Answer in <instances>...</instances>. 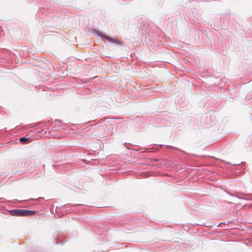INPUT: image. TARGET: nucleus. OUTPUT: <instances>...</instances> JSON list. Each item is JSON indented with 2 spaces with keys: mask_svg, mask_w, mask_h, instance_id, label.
<instances>
[{
  "mask_svg": "<svg viewBox=\"0 0 252 252\" xmlns=\"http://www.w3.org/2000/svg\"><path fill=\"white\" fill-rule=\"evenodd\" d=\"M9 214L13 216H31L35 214V211L13 209L9 211Z\"/></svg>",
  "mask_w": 252,
  "mask_h": 252,
  "instance_id": "nucleus-1",
  "label": "nucleus"
},
{
  "mask_svg": "<svg viewBox=\"0 0 252 252\" xmlns=\"http://www.w3.org/2000/svg\"><path fill=\"white\" fill-rule=\"evenodd\" d=\"M93 32L94 33H95V34H96L98 36L103 38H104L106 40H107V41H109L112 43H113L114 44H120V45H122V43L120 42L119 40L116 38H112V37H110L107 35H106L99 32H98L97 31L95 30H94L93 31Z\"/></svg>",
  "mask_w": 252,
  "mask_h": 252,
  "instance_id": "nucleus-2",
  "label": "nucleus"
},
{
  "mask_svg": "<svg viewBox=\"0 0 252 252\" xmlns=\"http://www.w3.org/2000/svg\"><path fill=\"white\" fill-rule=\"evenodd\" d=\"M241 194L243 196H238L237 194H236V195H232V196L236 197L237 198H238L239 199H245L246 197H248H248L251 196V195H250V194H245V193H241Z\"/></svg>",
  "mask_w": 252,
  "mask_h": 252,
  "instance_id": "nucleus-3",
  "label": "nucleus"
},
{
  "mask_svg": "<svg viewBox=\"0 0 252 252\" xmlns=\"http://www.w3.org/2000/svg\"><path fill=\"white\" fill-rule=\"evenodd\" d=\"M29 140V137H22L20 138L19 141L21 143H26L25 141H28Z\"/></svg>",
  "mask_w": 252,
  "mask_h": 252,
  "instance_id": "nucleus-4",
  "label": "nucleus"
},
{
  "mask_svg": "<svg viewBox=\"0 0 252 252\" xmlns=\"http://www.w3.org/2000/svg\"><path fill=\"white\" fill-rule=\"evenodd\" d=\"M167 147H169V148H173V149H176V150H179V149H178V148H176V147H173V146H167Z\"/></svg>",
  "mask_w": 252,
  "mask_h": 252,
  "instance_id": "nucleus-5",
  "label": "nucleus"
},
{
  "mask_svg": "<svg viewBox=\"0 0 252 252\" xmlns=\"http://www.w3.org/2000/svg\"><path fill=\"white\" fill-rule=\"evenodd\" d=\"M140 149H136L135 150H136V151H140Z\"/></svg>",
  "mask_w": 252,
  "mask_h": 252,
  "instance_id": "nucleus-6",
  "label": "nucleus"
},
{
  "mask_svg": "<svg viewBox=\"0 0 252 252\" xmlns=\"http://www.w3.org/2000/svg\"><path fill=\"white\" fill-rule=\"evenodd\" d=\"M149 149V148H144V149L142 148L141 149H144V150H146V149Z\"/></svg>",
  "mask_w": 252,
  "mask_h": 252,
  "instance_id": "nucleus-7",
  "label": "nucleus"
},
{
  "mask_svg": "<svg viewBox=\"0 0 252 252\" xmlns=\"http://www.w3.org/2000/svg\"><path fill=\"white\" fill-rule=\"evenodd\" d=\"M74 206L80 205V204H74Z\"/></svg>",
  "mask_w": 252,
  "mask_h": 252,
  "instance_id": "nucleus-8",
  "label": "nucleus"
},
{
  "mask_svg": "<svg viewBox=\"0 0 252 252\" xmlns=\"http://www.w3.org/2000/svg\"><path fill=\"white\" fill-rule=\"evenodd\" d=\"M154 160L157 161H158V159H154Z\"/></svg>",
  "mask_w": 252,
  "mask_h": 252,
  "instance_id": "nucleus-9",
  "label": "nucleus"
}]
</instances>
